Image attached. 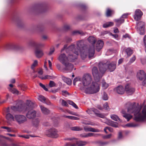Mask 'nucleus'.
<instances>
[{
    "mask_svg": "<svg viewBox=\"0 0 146 146\" xmlns=\"http://www.w3.org/2000/svg\"><path fill=\"white\" fill-rule=\"evenodd\" d=\"M81 84L80 85V89L84 90L87 94H93L98 92L100 89V84L96 82H92L90 87L85 88L90 84L92 82V77L89 74L84 75L81 78Z\"/></svg>",
    "mask_w": 146,
    "mask_h": 146,
    "instance_id": "f257e3e1",
    "label": "nucleus"
},
{
    "mask_svg": "<svg viewBox=\"0 0 146 146\" xmlns=\"http://www.w3.org/2000/svg\"><path fill=\"white\" fill-rule=\"evenodd\" d=\"M128 104L129 106L127 108V112L134 114L135 121H140L146 120V105L145 106L141 113L140 112L141 108L136 107L135 103L128 102Z\"/></svg>",
    "mask_w": 146,
    "mask_h": 146,
    "instance_id": "f03ea898",
    "label": "nucleus"
},
{
    "mask_svg": "<svg viewBox=\"0 0 146 146\" xmlns=\"http://www.w3.org/2000/svg\"><path fill=\"white\" fill-rule=\"evenodd\" d=\"M78 48L80 50L82 48L80 51V56L81 58L84 60L88 56L89 58L93 57L95 53V46L93 45L90 46L88 48L84 46V41L81 40L78 41L76 42Z\"/></svg>",
    "mask_w": 146,
    "mask_h": 146,
    "instance_id": "7ed1b4c3",
    "label": "nucleus"
},
{
    "mask_svg": "<svg viewBox=\"0 0 146 146\" xmlns=\"http://www.w3.org/2000/svg\"><path fill=\"white\" fill-rule=\"evenodd\" d=\"M26 103V104H23L21 101L19 102L16 106H12L11 109L14 111L24 112L35 108L34 104L31 101L27 100Z\"/></svg>",
    "mask_w": 146,
    "mask_h": 146,
    "instance_id": "20e7f679",
    "label": "nucleus"
},
{
    "mask_svg": "<svg viewBox=\"0 0 146 146\" xmlns=\"http://www.w3.org/2000/svg\"><path fill=\"white\" fill-rule=\"evenodd\" d=\"M67 45H64L63 48L61 49V52L66 49V52L68 54V58L71 62H73L77 58L79 54V50L75 48V45L72 44L67 48Z\"/></svg>",
    "mask_w": 146,
    "mask_h": 146,
    "instance_id": "39448f33",
    "label": "nucleus"
},
{
    "mask_svg": "<svg viewBox=\"0 0 146 146\" xmlns=\"http://www.w3.org/2000/svg\"><path fill=\"white\" fill-rule=\"evenodd\" d=\"M92 74L94 79L96 81H98L102 78L103 74L98 71L97 68L96 66L94 67L92 69Z\"/></svg>",
    "mask_w": 146,
    "mask_h": 146,
    "instance_id": "423d86ee",
    "label": "nucleus"
},
{
    "mask_svg": "<svg viewBox=\"0 0 146 146\" xmlns=\"http://www.w3.org/2000/svg\"><path fill=\"white\" fill-rule=\"evenodd\" d=\"M87 143L85 141H72L71 142L66 143L65 146H84Z\"/></svg>",
    "mask_w": 146,
    "mask_h": 146,
    "instance_id": "0eeeda50",
    "label": "nucleus"
},
{
    "mask_svg": "<svg viewBox=\"0 0 146 146\" xmlns=\"http://www.w3.org/2000/svg\"><path fill=\"white\" fill-rule=\"evenodd\" d=\"M62 64L64 66L62 70L66 72H71L74 68L73 65L68 61Z\"/></svg>",
    "mask_w": 146,
    "mask_h": 146,
    "instance_id": "6e6552de",
    "label": "nucleus"
},
{
    "mask_svg": "<svg viewBox=\"0 0 146 146\" xmlns=\"http://www.w3.org/2000/svg\"><path fill=\"white\" fill-rule=\"evenodd\" d=\"M137 30L138 32L141 35H144L145 33L144 23L142 21H140L137 22Z\"/></svg>",
    "mask_w": 146,
    "mask_h": 146,
    "instance_id": "1a4fd4ad",
    "label": "nucleus"
},
{
    "mask_svg": "<svg viewBox=\"0 0 146 146\" xmlns=\"http://www.w3.org/2000/svg\"><path fill=\"white\" fill-rule=\"evenodd\" d=\"M14 121H16L19 124H22L27 121L26 117L24 115H16L14 116Z\"/></svg>",
    "mask_w": 146,
    "mask_h": 146,
    "instance_id": "9d476101",
    "label": "nucleus"
},
{
    "mask_svg": "<svg viewBox=\"0 0 146 146\" xmlns=\"http://www.w3.org/2000/svg\"><path fill=\"white\" fill-rule=\"evenodd\" d=\"M48 133L47 135L49 137L52 138H56L58 137V131L54 128H51L47 131Z\"/></svg>",
    "mask_w": 146,
    "mask_h": 146,
    "instance_id": "9b49d317",
    "label": "nucleus"
},
{
    "mask_svg": "<svg viewBox=\"0 0 146 146\" xmlns=\"http://www.w3.org/2000/svg\"><path fill=\"white\" fill-rule=\"evenodd\" d=\"M108 64V62H106V61L99 62L98 64V67L100 71L103 74L107 70V66Z\"/></svg>",
    "mask_w": 146,
    "mask_h": 146,
    "instance_id": "f8f14e48",
    "label": "nucleus"
},
{
    "mask_svg": "<svg viewBox=\"0 0 146 146\" xmlns=\"http://www.w3.org/2000/svg\"><path fill=\"white\" fill-rule=\"evenodd\" d=\"M28 44L29 46L33 47L37 49L43 47L44 45L43 43H39L34 41H30L28 43Z\"/></svg>",
    "mask_w": 146,
    "mask_h": 146,
    "instance_id": "ddd939ff",
    "label": "nucleus"
},
{
    "mask_svg": "<svg viewBox=\"0 0 146 146\" xmlns=\"http://www.w3.org/2000/svg\"><path fill=\"white\" fill-rule=\"evenodd\" d=\"M129 15V13H126L123 14L120 18L119 19H115V21L116 22V25L117 26H119L124 21V18H127L128 15Z\"/></svg>",
    "mask_w": 146,
    "mask_h": 146,
    "instance_id": "4468645a",
    "label": "nucleus"
},
{
    "mask_svg": "<svg viewBox=\"0 0 146 146\" xmlns=\"http://www.w3.org/2000/svg\"><path fill=\"white\" fill-rule=\"evenodd\" d=\"M6 50H17L20 48V46L17 44H8L5 46Z\"/></svg>",
    "mask_w": 146,
    "mask_h": 146,
    "instance_id": "2eb2a0df",
    "label": "nucleus"
},
{
    "mask_svg": "<svg viewBox=\"0 0 146 146\" xmlns=\"http://www.w3.org/2000/svg\"><path fill=\"white\" fill-rule=\"evenodd\" d=\"M58 60L62 64L68 62V61L71 62L68 58V56L67 57L64 53L61 54L59 55L58 58Z\"/></svg>",
    "mask_w": 146,
    "mask_h": 146,
    "instance_id": "dca6fc26",
    "label": "nucleus"
},
{
    "mask_svg": "<svg viewBox=\"0 0 146 146\" xmlns=\"http://www.w3.org/2000/svg\"><path fill=\"white\" fill-rule=\"evenodd\" d=\"M46 5L44 3H41L38 5L36 7V11L39 13H42L45 11Z\"/></svg>",
    "mask_w": 146,
    "mask_h": 146,
    "instance_id": "f3484780",
    "label": "nucleus"
},
{
    "mask_svg": "<svg viewBox=\"0 0 146 146\" xmlns=\"http://www.w3.org/2000/svg\"><path fill=\"white\" fill-rule=\"evenodd\" d=\"M36 111L33 110L29 111L27 113L26 116L29 119H32L35 117L36 116Z\"/></svg>",
    "mask_w": 146,
    "mask_h": 146,
    "instance_id": "a211bd4d",
    "label": "nucleus"
},
{
    "mask_svg": "<svg viewBox=\"0 0 146 146\" xmlns=\"http://www.w3.org/2000/svg\"><path fill=\"white\" fill-rule=\"evenodd\" d=\"M143 13L142 11L139 9L136 10L134 15V19L136 21H138L140 19Z\"/></svg>",
    "mask_w": 146,
    "mask_h": 146,
    "instance_id": "6ab92c4d",
    "label": "nucleus"
},
{
    "mask_svg": "<svg viewBox=\"0 0 146 146\" xmlns=\"http://www.w3.org/2000/svg\"><path fill=\"white\" fill-rule=\"evenodd\" d=\"M106 62H108L109 63L107 66V69H108L110 72L113 71L116 68V62H112L110 63L109 61H107Z\"/></svg>",
    "mask_w": 146,
    "mask_h": 146,
    "instance_id": "aec40b11",
    "label": "nucleus"
},
{
    "mask_svg": "<svg viewBox=\"0 0 146 146\" xmlns=\"http://www.w3.org/2000/svg\"><path fill=\"white\" fill-rule=\"evenodd\" d=\"M126 93L129 95L132 94L134 92L135 89L132 88L129 85L127 84L125 87V90Z\"/></svg>",
    "mask_w": 146,
    "mask_h": 146,
    "instance_id": "412c9836",
    "label": "nucleus"
},
{
    "mask_svg": "<svg viewBox=\"0 0 146 146\" xmlns=\"http://www.w3.org/2000/svg\"><path fill=\"white\" fill-rule=\"evenodd\" d=\"M104 45V42L101 40H98L96 44V49L98 52L102 48Z\"/></svg>",
    "mask_w": 146,
    "mask_h": 146,
    "instance_id": "4be33fe9",
    "label": "nucleus"
},
{
    "mask_svg": "<svg viewBox=\"0 0 146 146\" xmlns=\"http://www.w3.org/2000/svg\"><path fill=\"white\" fill-rule=\"evenodd\" d=\"M35 54L37 58H40L44 55V53L42 50L39 49L35 48Z\"/></svg>",
    "mask_w": 146,
    "mask_h": 146,
    "instance_id": "5701e85b",
    "label": "nucleus"
},
{
    "mask_svg": "<svg viewBox=\"0 0 146 146\" xmlns=\"http://www.w3.org/2000/svg\"><path fill=\"white\" fill-rule=\"evenodd\" d=\"M115 90L119 94H123L125 91L123 87L121 86H119L115 89Z\"/></svg>",
    "mask_w": 146,
    "mask_h": 146,
    "instance_id": "b1692460",
    "label": "nucleus"
},
{
    "mask_svg": "<svg viewBox=\"0 0 146 146\" xmlns=\"http://www.w3.org/2000/svg\"><path fill=\"white\" fill-rule=\"evenodd\" d=\"M84 130L86 132L90 131L95 132H98L100 131L97 129H95L93 128L85 127H84Z\"/></svg>",
    "mask_w": 146,
    "mask_h": 146,
    "instance_id": "393cba45",
    "label": "nucleus"
},
{
    "mask_svg": "<svg viewBox=\"0 0 146 146\" xmlns=\"http://www.w3.org/2000/svg\"><path fill=\"white\" fill-rule=\"evenodd\" d=\"M121 112L123 114V116L127 119V121H129L132 117L130 114L126 113L125 111L124 110H122Z\"/></svg>",
    "mask_w": 146,
    "mask_h": 146,
    "instance_id": "a878e982",
    "label": "nucleus"
},
{
    "mask_svg": "<svg viewBox=\"0 0 146 146\" xmlns=\"http://www.w3.org/2000/svg\"><path fill=\"white\" fill-rule=\"evenodd\" d=\"M145 75L144 71L143 70H141L137 73V77L139 80H142L145 77Z\"/></svg>",
    "mask_w": 146,
    "mask_h": 146,
    "instance_id": "bb28decb",
    "label": "nucleus"
},
{
    "mask_svg": "<svg viewBox=\"0 0 146 146\" xmlns=\"http://www.w3.org/2000/svg\"><path fill=\"white\" fill-rule=\"evenodd\" d=\"M40 107L42 113L44 114L47 115L50 113V111L44 106L40 105Z\"/></svg>",
    "mask_w": 146,
    "mask_h": 146,
    "instance_id": "cd10ccee",
    "label": "nucleus"
},
{
    "mask_svg": "<svg viewBox=\"0 0 146 146\" xmlns=\"http://www.w3.org/2000/svg\"><path fill=\"white\" fill-rule=\"evenodd\" d=\"M6 118L8 121H14V117L10 113H8L7 114Z\"/></svg>",
    "mask_w": 146,
    "mask_h": 146,
    "instance_id": "c85d7f7f",
    "label": "nucleus"
},
{
    "mask_svg": "<svg viewBox=\"0 0 146 146\" xmlns=\"http://www.w3.org/2000/svg\"><path fill=\"white\" fill-rule=\"evenodd\" d=\"M88 41L92 44V45H93L94 46V44L96 42V39L93 36H90L88 38Z\"/></svg>",
    "mask_w": 146,
    "mask_h": 146,
    "instance_id": "c756f323",
    "label": "nucleus"
},
{
    "mask_svg": "<svg viewBox=\"0 0 146 146\" xmlns=\"http://www.w3.org/2000/svg\"><path fill=\"white\" fill-rule=\"evenodd\" d=\"M62 80L65 82L67 84L69 85L71 84L72 81L70 78L63 77H62Z\"/></svg>",
    "mask_w": 146,
    "mask_h": 146,
    "instance_id": "7c9ffc66",
    "label": "nucleus"
},
{
    "mask_svg": "<svg viewBox=\"0 0 146 146\" xmlns=\"http://www.w3.org/2000/svg\"><path fill=\"white\" fill-rule=\"evenodd\" d=\"M114 25L113 22H108L104 24L103 25V27L104 28H107L113 26Z\"/></svg>",
    "mask_w": 146,
    "mask_h": 146,
    "instance_id": "2f4dec72",
    "label": "nucleus"
},
{
    "mask_svg": "<svg viewBox=\"0 0 146 146\" xmlns=\"http://www.w3.org/2000/svg\"><path fill=\"white\" fill-rule=\"evenodd\" d=\"M111 117L113 120L115 121H121L119 118L116 115H111Z\"/></svg>",
    "mask_w": 146,
    "mask_h": 146,
    "instance_id": "473e14b6",
    "label": "nucleus"
},
{
    "mask_svg": "<svg viewBox=\"0 0 146 146\" xmlns=\"http://www.w3.org/2000/svg\"><path fill=\"white\" fill-rule=\"evenodd\" d=\"M109 125H110L111 126L115 127H118V123H117L112 121L111 120H109L108 121Z\"/></svg>",
    "mask_w": 146,
    "mask_h": 146,
    "instance_id": "72a5a7b5",
    "label": "nucleus"
},
{
    "mask_svg": "<svg viewBox=\"0 0 146 146\" xmlns=\"http://www.w3.org/2000/svg\"><path fill=\"white\" fill-rule=\"evenodd\" d=\"M125 52L128 56H130L133 53L132 50L129 48H128L125 50Z\"/></svg>",
    "mask_w": 146,
    "mask_h": 146,
    "instance_id": "f704fd0d",
    "label": "nucleus"
},
{
    "mask_svg": "<svg viewBox=\"0 0 146 146\" xmlns=\"http://www.w3.org/2000/svg\"><path fill=\"white\" fill-rule=\"evenodd\" d=\"M39 122V120L38 118H37L34 119L32 123L34 126L37 127L38 126Z\"/></svg>",
    "mask_w": 146,
    "mask_h": 146,
    "instance_id": "c9c22d12",
    "label": "nucleus"
},
{
    "mask_svg": "<svg viewBox=\"0 0 146 146\" xmlns=\"http://www.w3.org/2000/svg\"><path fill=\"white\" fill-rule=\"evenodd\" d=\"M41 79H53V78H55L56 77L54 76H50L49 75H46L44 77H39Z\"/></svg>",
    "mask_w": 146,
    "mask_h": 146,
    "instance_id": "e433bc0d",
    "label": "nucleus"
},
{
    "mask_svg": "<svg viewBox=\"0 0 146 146\" xmlns=\"http://www.w3.org/2000/svg\"><path fill=\"white\" fill-rule=\"evenodd\" d=\"M64 117L66 118H68L70 119H74L76 120H79V118L73 116L65 115Z\"/></svg>",
    "mask_w": 146,
    "mask_h": 146,
    "instance_id": "4c0bfd02",
    "label": "nucleus"
},
{
    "mask_svg": "<svg viewBox=\"0 0 146 146\" xmlns=\"http://www.w3.org/2000/svg\"><path fill=\"white\" fill-rule=\"evenodd\" d=\"M109 86V84L104 81H102V87L104 89L107 88Z\"/></svg>",
    "mask_w": 146,
    "mask_h": 146,
    "instance_id": "58836bf2",
    "label": "nucleus"
},
{
    "mask_svg": "<svg viewBox=\"0 0 146 146\" xmlns=\"http://www.w3.org/2000/svg\"><path fill=\"white\" fill-rule=\"evenodd\" d=\"M81 78L80 79L79 78H76L74 80L73 84L74 85H75L76 82H77L81 85Z\"/></svg>",
    "mask_w": 146,
    "mask_h": 146,
    "instance_id": "ea45409f",
    "label": "nucleus"
},
{
    "mask_svg": "<svg viewBox=\"0 0 146 146\" xmlns=\"http://www.w3.org/2000/svg\"><path fill=\"white\" fill-rule=\"evenodd\" d=\"M112 11L110 9L108 8L106 13V15L107 17H109L111 16Z\"/></svg>",
    "mask_w": 146,
    "mask_h": 146,
    "instance_id": "a19ab883",
    "label": "nucleus"
},
{
    "mask_svg": "<svg viewBox=\"0 0 146 146\" xmlns=\"http://www.w3.org/2000/svg\"><path fill=\"white\" fill-rule=\"evenodd\" d=\"M72 33L73 35H77L78 34L83 35L84 34V33L82 31H73Z\"/></svg>",
    "mask_w": 146,
    "mask_h": 146,
    "instance_id": "79ce46f5",
    "label": "nucleus"
},
{
    "mask_svg": "<svg viewBox=\"0 0 146 146\" xmlns=\"http://www.w3.org/2000/svg\"><path fill=\"white\" fill-rule=\"evenodd\" d=\"M71 129L73 131H79L82 130V129L79 127L76 126L72 127Z\"/></svg>",
    "mask_w": 146,
    "mask_h": 146,
    "instance_id": "37998d69",
    "label": "nucleus"
},
{
    "mask_svg": "<svg viewBox=\"0 0 146 146\" xmlns=\"http://www.w3.org/2000/svg\"><path fill=\"white\" fill-rule=\"evenodd\" d=\"M1 128L6 129L7 131L8 132H13V130L10 127H6V126H2L1 127Z\"/></svg>",
    "mask_w": 146,
    "mask_h": 146,
    "instance_id": "c03bdc74",
    "label": "nucleus"
},
{
    "mask_svg": "<svg viewBox=\"0 0 146 146\" xmlns=\"http://www.w3.org/2000/svg\"><path fill=\"white\" fill-rule=\"evenodd\" d=\"M136 58L135 56H133V57L130 59L128 63L129 64H131L135 60Z\"/></svg>",
    "mask_w": 146,
    "mask_h": 146,
    "instance_id": "a18cd8bd",
    "label": "nucleus"
},
{
    "mask_svg": "<svg viewBox=\"0 0 146 146\" xmlns=\"http://www.w3.org/2000/svg\"><path fill=\"white\" fill-rule=\"evenodd\" d=\"M138 125L137 124H135L133 123H129L126 124L125 125V127H135L137 126Z\"/></svg>",
    "mask_w": 146,
    "mask_h": 146,
    "instance_id": "49530a36",
    "label": "nucleus"
},
{
    "mask_svg": "<svg viewBox=\"0 0 146 146\" xmlns=\"http://www.w3.org/2000/svg\"><path fill=\"white\" fill-rule=\"evenodd\" d=\"M46 98L44 96L41 95L39 96L38 98L39 100L43 103L44 102Z\"/></svg>",
    "mask_w": 146,
    "mask_h": 146,
    "instance_id": "de8ad7c7",
    "label": "nucleus"
},
{
    "mask_svg": "<svg viewBox=\"0 0 146 146\" xmlns=\"http://www.w3.org/2000/svg\"><path fill=\"white\" fill-rule=\"evenodd\" d=\"M102 98V99L104 100H107L108 99V95L105 92L103 93Z\"/></svg>",
    "mask_w": 146,
    "mask_h": 146,
    "instance_id": "09e8293b",
    "label": "nucleus"
},
{
    "mask_svg": "<svg viewBox=\"0 0 146 146\" xmlns=\"http://www.w3.org/2000/svg\"><path fill=\"white\" fill-rule=\"evenodd\" d=\"M49 85L50 88H52L55 86L56 84L53 81L51 80L50 81Z\"/></svg>",
    "mask_w": 146,
    "mask_h": 146,
    "instance_id": "8fccbe9b",
    "label": "nucleus"
},
{
    "mask_svg": "<svg viewBox=\"0 0 146 146\" xmlns=\"http://www.w3.org/2000/svg\"><path fill=\"white\" fill-rule=\"evenodd\" d=\"M103 109L106 110H109V108L107 103H106L103 105Z\"/></svg>",
    "mask_w": 146,
    "mask_h": 146,
    "instance_id": "3c124183",
    "label": "nucleus"
},
{
    "mask_svg": "<svg viewBox=\"0 0 146 146\" xmlns=\"http://www.w3.org/2000/svg\"><path fill=\"white\" fill-rule=\"evenodd\" d=\"M91 110L92 111H93L95 114L96 115V116L97 114H98L99 113V111L97 109L94 108H91Z\"/></svg>",
    "mask_w": 146,
    "mask_h": 146,
    "instance_id": "603ef678",
    "label": "nucleus"
},
{
    "mask_svg": "<svg viewBox=\"0 0 146 146\" xmlns=\"http://www.w3.org/2000/svg\"><path fill=\"white\" fill-rule=\"evenodd\" d=\"M60 100L61 101V104L62 106H68V104L64 100L61 99Z\"/></svg>",
    "mask_w": 146,
    "mask_h": 146,
    "instance_id": "864d4df0",
    "label": "nucleus"
},
{
    "mask_svg": "<svg viewBox=\"0 0 146 146\" xmlns=\"http://www.w3.org/2000/svg\"><path fill=\"white\" fill-rule=\"evenodd\" d=\"M111 134H109L107 135H103L102 136V138L105 139H109L111 138Z\"/></svg>",
    "mask_w": 146,
    "mask_h": 146,
    "instance_id": "5fc2aeb1",
    "label": "nucleus"
},
{
    "mask_svg": "<svg viewBox=\"0 0 146 146\" xmlns=\"http://www.w3.org/2000/svg\"><path fill=\"white\" fill-rule=\"evenodd\" d=\"M10 90L11 91L13 94H18L19 91L13 88L11 89Z\"/></svg>",
    "mask_w": 146,
    "mask_h": 146,
    "instance_id": "6e6d98bb",
    "label": "nucleus"
},
{
    "mask_svg": "<svg viewBox=\"0 0 146 146\" xmlns=\"http://www.w3.org/2000/svg\"><path fill=\"white\" fill-rule=\"evenodd\" d=\"M37 63L38 62L36 60H35L34 61L31 67V68L32 69H33L36 66L37 64Z\"/></svg>",
    "mask_w": 146,
    "mask_h": 146,
    "instance_id": "4d7b16f0",
    "label": "nucleus"
},
{
    "mask_svg": "<svg viewBox=\"0 0 146 146\" xmlns=\"http://www.w3.org/2000/svg\"><path fill=\"white\" fill-rule=\"evenodd\" d=\"M39 85L42 88H43L46 91H48V89L45 86L42 84L41 83H39Z\"/></svg>",
    "mask_w": 146,
    "mask_h": 146,
    "instance_id": "13d9d810",
    "label": "nucleus"
},
{
    "mask_svg": "<svg viewBox=\"0 0 146 146\" xmlns=\"http://www.w3.org/2000/svg\"><path fill=\"white\" fill-rule=\"evenodd\" d=\"M70 28V26L69 25H65L63 29L65 31H67Z\"/></svg>",
    "mask_w": 146,
    "mask_h": 146,
    "instance_id": "bf43d9fd",
    "label": "nucleus"
},
{
    "mask_svg": "<svg viewBox=\"0 0 146 146\" xmlns=\"http://www.w3.org/2000/svg\"><path fill=\"white\" fill-rule=\"evenodd\" d=\"M18 86L20 87L21 90H25V89L27 88V86L24 84L20 85H19Z\"/></svg>",
    "mask_w": 146,
    "mask_h": 146,
    "instance_id": "052dcab7",
    "label": "nucleus"
},
{
    "mask_svg": "<svg viewBox=\"0 0 146 146\" xmlns=\"http://www.w3.org/2000/svg\"><path fill=\"white\" fill-rule=\"evenodd\" d=\"M96 116L102 118H104L105 117V115L104 114L100 113L98 114H97Z\"/></svg>",
    "mask_w": 146,
    "mask_h": 146,
    "instance_id": "680f3d73",
    "label": "nucleus"
},
{
    "mask_svg": "<svg viewBox=\"0 0 146 146\" xmlns=\"http://www.w3.org/2000/svg\"><path fill=\"white\" fill-rule=\"evenodd\" d=\"M43 103H45L47 105H51V103L50 101L47 99L46 98L45 101Z\"/></svg>",
    "mask_w": 146,
    "mask_h": 146,
    "instance_id": "e2e57ef3",
    "label": "nucleus"
},
{
    "mask_svg": "<svg viewBox=\"0 0 146 146\" xmlns=\"http://www.w3.org/2000/svg\"><path fill=\"white\" fill-rule=\"evenodd\" d=\"M80 137H88L87 133H83L80 135Z\"/></svg>",
    "mask_w": 146,
    "mask_h": 146,
    "instance_id": "0e129e2a",
    "label": "nucleus"
},
{
    "mask_svg": "<svg viewBox=\"0 0 146 146\" xmlns=\"http://www.w3.org/2000/svg\"><path fill=\"white\" fill-rule=\"evenodd\" d=\"M62 95L64 96H65L66 95L68 94V92L66 90L62 91Z\"/></svg>",
    "mask_w": 146,
    "mask_h": 146,
    "instance_id": "69168bd1",
    "label": "nucleus"
},
{
    "mask_svg": "<svg viewBox=\"0 0 146 146\" xmlns=\"http://www.w3.org/2000/svg\"><path fill=\"white\" fill-rule=\"evenodd\" d=\"M109 143L108 142H103L101 141L100 142V143L101 145H106L108 144Z\"/></svg>",
    "mask_w": 146,
    "mask_h": 146,
    "instance_id": "338daca9",
    "label": "nucleus"
},
{
    "mask_svg": "<svg viewBox=\"0 0 146 146\" xmlns=\"http://www.w3.org/2000/svg\"><path fill=\"white\" fill-rule=\"evenodd\" d=\"M10 146V145H9V144H7V143H2L1 144V146Z\"/></svg>",
    "mask_w": 146,
    "mask_h": 146,
    "instance_id": "774afa93",
    "label": "nucleus"
}]
</instances>
